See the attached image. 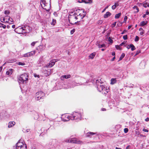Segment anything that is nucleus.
<instances>
[{
  "instance_id": "13d9d810",
  "label": "nucleus",
  "mask_w": 149,
  "mask_h": 149,
  "mask_svg": "<svg viewBox=\"0 0 149 149\" xmlns=\"http://www.w3.org/2000/svg\"><path fill=\"white\" fill-rule=\"evenodd\" d=\"M116 22H115L112 24V25H113L112 27H114L115 26L116 24Z\"/></svg>"
},
{
  "instance_id": "a878e982",
  "label": "nucleus",
  "mask_w": 149,
  "mask_h": 149,
  "mask_svg": "<svg viewBox=\"0 0 149 149\" xmlns=\"http://www.w3.org/2000/svg\"><path fill=\"white\" fill-rule=\"evenodd\" d=\"M95 54H96V53L95 52L91 54L90 55V56H89V57L90 58L92 59L95 56Z\"/></svg>"
},
{
  "instance_id": "4c0bfd02",
  "label": "nucleus",
  "mask_w": 149,
  "mask_h": 149,
  "mask_svg": "<svg viewBox=\"0 0 149 149\" xmlns=\"http://www.w3.org/2000/svg\"><path fill=\"white\" fill-rule=\"evenodd\" d=\"M34 118L35 119L37 120L38 118V115L37 114L34 115Z\"/></svg>"
},
{
  "instance_id": "b1692460",
  "label": "nucleus",
  "mask_w": 149,
  "mask_h": 149,
  "mask_svg": "<svg viewBox=\"0 0 149 149\" xmlns=\"http://www.w3.org/2000/svg\"><path fill=\"white\" fill-rule=\"evenodd\" d=\"M5 22L8 23L9 22V19L10 18V17L8 16H6L4 17Z\"/></svg>"
},
{
  "instance_id": "dca6fc26",
  "label": "nucleus",
  "mask_w": 149,
  "mask_h": 149,
  "mask_svg": "<svg viewBox=\"0 0 149 149\" xmlns=\"http://www.w3.org/2000/svg\"><path fill=\"white\" fill-rule=\"evenodd\" d=\"M70 74L68 75H63L61 77V80H63L64 78L68 79L70 78Z\"/></svg>"
},
{
  "instance_id": "423d86ee",
  "label": "nucleus",
  "mask_w": 149,
  "mask_h": 149,
  "mask_svg": "<svg viewBox=\"0 0 149 149\" xmlns=\"http://www.w3.org/2000/svg\"><path fill=\"white\" fill-rule=\"evenodd\" d=\"M15 147H14L13 149H26L27 146L25 144L20 142L19 141L16 145Z\"/></svg>"
},
{
  "instance_id": "6e6552de",
  "label": "nucleus",
  "mask_w": 149,
  "mask_h": 149,
  "mask_svg": "<svg viewBox=\"0 0 149 149\" xmlns=\"http://www.w3.org/2000/svg\"><path fill=\"white\" fill-rule=\"evenodd\" d=\"M45 96V93L42 91H39L36 93V99L37 100L43 99Z\"/></svg>"
},
{
  "instance_id": "e2e57ef3",
  "label": "nucleus",
  "mask_w": 149,
  "mask_h": 149,
  "mask_svg": "<svg viewBox=\"0 0 149 149\" xmlns=\"http://www.w3.org/2000/svg\"><path fill=\"white\" fill-rule=\"evenodd\" d=\"M145 120L146 121H149V118H146L145 119Z\"/></svg>"
},
{
  "instance_id": "3c124183",
  "label": "nucleus",
  "mask_w": 149,
  "mask_h": 149,
  "mask_svg": "<svg viewBox=\"0 0 149 149\" xmlns=\"http://www.w3.org/2000/svg\"><path fill=\"white\" fill-rule=\"evenodd\" d=\"M128 131V130L127 128H125L124 129V132L125 133H127Z\"/></svg>"
},
{
  "instance_id": "49530a36",
  "label": "nucleus",
  "mask_w": 149,
  "mask_h": 149,
  "mask_svg": "<svg viewBox=\"0 0 149 149\" xmlns=\"http://www.w3.org/2000/svg\"><path fill=\"white\" fill-rule=\"evenodd\" d=\"M135 132L136 134L139 135L140 134V132L137 130H135Z\"/></svg>"
},
{
  "instance_id": "37998d69",
  "label": "nucleus",
  "mask_w": 149,
  "mask_h": 149,
  "mask_svg": "<svg viewBox=\"0 0 149 149\" xmlns=\"http://www.w3.org/2000/svg\"><path fill=\"white\" fill-rule=\"evenodd\" d=\"M123 38L124 40H127V35H126L124 36L123 37Z\"/></svg>"
},
{
  "instance_id": "c85d7f7f",
  "label": "nucleus",
  "mask_w": 149,
  "mask_h": 149,
  "mask_svg": "<svg viewBox=\"0 0 149 149\" xmlns=\"http://www.w3.org/2000/svg\"><path fill=\"white\" fill-rule=\"evenodd\" d=\"M102 82H101V79L99 80H97L96 81V84L97 86L102 84Z\"/></svg>"
},
{
  "instance_id": "5701e85b",
  "label": "nucleus",
  "mask_w": 149,
  "mask_h": 149,
  "mask_svg": "<svg viewBox=\"0 0 149 149\" xmlns=\"http://www.w3.org/2000/svg\"><path fill=\"white\" fill-rule=\"evenodd\" d=\"M133 8L136 10L134 11V13H137L139 11V9L138 6H134Z\"/></svg>"
},
{
  "instance_id": "79ce46f5",
  "label": "nucleus",
  "mask_w": 149,
  "mask_h": 149,
  "mask_svg": "<svg viewBox=\"0 0 149 149\" xmlns=\"http://www.w3.org/2000/svg\"><path fill=\"white\" fill-rule=\"evenodd\" d=\"M10 13V12L8 10H6L4 11V14L5 15H8Z\"/></svg>"
},
{
  "instance_id": "2eb2a0df",
  "label": "nucleus",
  "mask_w": 149,
  "mask_h": 149,
  "mask_svg": "<svg viewBox=\"0 0 149 149\" xmlns=\"http://www.w3.org/2000/svg\"><path fill=\"white\" fill-rule=\"evenodd\" d=\"M56 61H56V59L52 60L49 62L48 65H54Z\"/></svg>"
},
{
  "instance_id": "9b49d317",
  "label": "nucleus",
  "mask_w": 149,
  "mask_h": 149,
  "mask_svg": "<svg viewBox=\"0 0 149 149\" xmlns=\"http://www.w3.org/2000/svg\"><path fill=\"white\" fill-rule=\"evenodd\" d=\"M71 117H72L71 116H70L68 114H66L63 116V118L64 121H67L71 119Z\"/></svg>"
},
{
  "instance_id": "bb28decb",
  "label": "nucleus",
  "mask_w": 149,
  "mask_h": 149,
  "mask_svg": "<svg viewBox=\"0 0 149 149\" xmlns=\"http://www.w3.org/2000/svg\"><path fill=\"white\" fill-rule=\"evenodd\" d=\"M143 6L145 8L149 7V3H148L146 2H144L143 3Z\"/></svg>"
},
{
  "instance_id": "20e7f679",
  "label": "nucleus",
  "mask_w": 149,
  "mask_h": 149,
  "mask_svg": "<svg viewBox=\"0 0 149 149\" xmlns=\"http://www.w3.org/2000/svg\"><path fill=\"white\" fill-rule=\"evenodd\" d=\"M41 5L43 8L47 10L50 7V0H41Z\"/></svg>"
},
{
  "instance_id": "6ab92c4d",
  "label": "nucleus",
  "mask_w": 149,
  "mask_h": 149,
  "mask_svg": "<svg viewBox=\"0 0 149 149\" xmlns=\"http://www.w3.org/2000/svg\"><path fill=\"white\" fill-rule=\"evenodd\" d=\"M111 15V13L109 12H107L104 15V17L107 18L110 16Z\"/></svg>"
},
{
  "instance_id": "58836bf2",
  "label": "nucleus",
  "mask_w": 149,
  "mask_h": 149,
  "mask_svg": "<svg viewBox=\"0 0 149 149\" xmlns=\"http://www.w3.org/2000/svg\"><path fill=\"white\" fill-rule=\"evenodd\" d=\"M120 45H116V48L117 49H119L120 50L121 49V48L120 47Z\"/></svg>"
},
{
  "instance_id": "864d4df0",
  "label": "nucleus",
  "mask_w": 149,
  "mask_h": 149,
  "mask_svg": "<svg viewBox=\"0 0 149 149\" xmlns=\"http://www.w3.org/2000/svg\"><path fill=\"white\" fill-rule=\"evenodd\" d=\"M75 30L74 29H73L72 30H71L70 31V33L71 34H73V33L75 32Z\"/></svg>"
},
{
  "instance_id": "f704fd0d",
  "label": "nucleus",
  "mask_w": 149,
  "mask_h": 149,
  "mask_svg": "<svg viewBox=\"0 0 149 149\" xmlns=\"http://www.w3.org/2000/svg\"><path fill=\"white\" fill-rule=\"evenodd\" d=\"M13 19L10 17V18H9V22L8 23H10V24H13Z\"/></svg>"
},
{
  "instance_id": "0e129e2a",
  "label": "nucleus",
  "mask_w": 149,
  "mask_h": 149,
  "mask_svg": "<svg viewBox=\"0 0 149 149\" xmlns=\"http://www.w3.org/2000/svg\"><path fill=\"white\" fill-rule=\"evenodd\" d=\"M31 149H36V146H33L31 147Z\"/></svg>"
},
{
  "instance_id": "09e8293b",
  "label": "nucleus",
  "mask_w": 149,
  "mask_h": 149,
  "mask_svg": "<svg viewBox=\"0 0 149 149\" xmlns=\"http://www.w3.org/2000/svg\"><path fill=\"white\" fill-rule=\"evenodd\" d=\"M19 65H25V64L24 63H22L21 62H19L18 63Z\"/></svg>"
},
{
  "instance_id": "1a4fd4ad",
  "label": "nucleus",
  "mask_w": 149,
  "mask_h": 149,
  "mask_svg": "<svg viewBox=\"0 0 149 149\" xmlns=\"http://www.w3.org/2000/svg\"><path fill=\"white\" fill-rule=\"evenodd\" d=\"M68 142L79 144H81L83 143V142L75 138H72L69 139L68 141Z\"/></svg>"
},
{
  "instance_id": "7c9ffc66",
  "label": "nucleus",
  "mask_w": 149,
  "mask_h": 149,
  "mask_svg": "<svg viewBox=\"0 0 149 149\" xmlns=\"http://www.w3.org/2000/svg\"><path fill=\"white\" fill-rule=\"evenodd\" d=\"M121 15V13H118V14H116L115 15V18L116 19H118L119 18L120 16Z\"/></svg>"
},
{
  "instance_id": "6e6d98bb",
  "label": "nucleus",
  "mask_w": 149,
  "mask_h": 149,
  "mask_svg": "<svg viewBox=\"0 0 149 149\" xmlns=\"http://www.w3.org/2000/svg\"><path fill=\"white\" fill-rule=\"evenodd\" d=\"M143 131L144 132H148V130L146 129H143Z\"/></svg>"
},
{
  "instance_id": "a18cd8bd",
  "label": "nucleus",
  "mask_w": 149,
  "mask_h": 149,
  "mask_svg": "<svg viewBox=\"0 0 149 149\" xmlns=\"http://www.w3.org/2000/svg\"><path fill=\"white\" fill-rule=\"evenodd\" d=\"M141 52V50H139L137 51L136 52V53L135 55V56H136L139 53H140Z\"/></svg>"
},
{
  "instance_id": "603ef678",
  "label": "nucleus",
  "mask_w": 149,
  "mask_h": 149,
  "mask_svg": "<svg viewBox=\"0 0 149 149\" xmlns=\"http://www.w3.org/2000/svg\"><path fill=\"white\" fill-rule=\"evenodd\" d=\"M132 44L128 45L127 46V48L128 49H129L132 46Z\"/></svg>"
},
{
  "instance_id": "a19ab883",
  "label": "nucleus",
  "mask_w": 149,
  "mask_h": 149,
  "mask_svg": "<svg viewBox=\"0 0 149 149\" xmlns=\"http://www.w3.org/2000/svg\"><path fill=\"white\" fill-rule=\"evenodd\" d=\"M139 37L138 36H136L135 38L134 41L136 42H137L139 41Z\"/></svg>"
},
{
  "instance_id": "4be33fe9",
  "label": "nucleus",
  "mask_w": 149,
  "mask_h": 149,
  "mask_svg": "<svg viewBox=\"0 0 149 149\" xmlns=\"http://www.w3.org/2000/svg\"><path fill=\"white\" fill-rule=\"evenodd\" d=\"M111 82L110 84H113L116 82V78H112L111 80Z\"/></svg>"
},
{
  "instance_id": "774afa93",
  "label": "nucleus",
  "mask_w": 149,
  "mask_h": 149,
  "mask_svg": "<svg viewBox=\"0 0 149 149\" xmlns=\"http://www.w3.org/2000/svg\"><path fill=\"white\" fill-rule=\"evenodd\" d=\"M132 27L131 25H130L128 27V29H130Z\"/></svg>"
},
{
  "instance_id": "e433bc0d",
  "label": "nucleus",
  "mask_w": 149,
  "mask_h": 149,
  "mask_svg": "<svg viewBox=\"0 0 149 149\" xmlns=\"http://www.w3.org/2000/svg\"><path fill=\"white\" fill-rule=\"evenodd\" d=\"M131 50L132 51H133L136 49V48L132 44V46L131 47Z\"/></svg>"
},
{
  "instance_id": "f3484780",
  "label": "nucleus",
  "mask_w": 149,
  "mask_h": 149,
  "mask_svg": "<svg viewBox=\"0 0 149 149\" xmlns=\"http://www.w3.org/2000/svg\"><path fill=\"white\" fill-rule=\"evenodd\" d=\"M96 134V133H95L91 132H89L86 134V136L87 137H89L91 136V135L95 134Z\"/></svg>"
},
{
  "instance_id": "680f3d73",
  "label": "nucleus",
  "mask_w": 149,
  "mask_h": 149,
  "mask_svg": "<svg viewBox=\"0 0 149 149\" xmlns=\"http://www.w3.org/2000/svg\"><path fill=\"white\" fill-rule=\"evenodd\" d=\"M115 5L116 7L119 6V4L118 2L116 3H115Z\"/></svg>"
},
{
  "instance_id": "f257e3e1",
  "label": "nucleus",
  "mask_w": 149,
  "mask_h": 149,
  "mask_svg": "<svg viewBox=\"0 0 149 149\" xmlns=\"http://www.w3.org/2000/svg\"><path fill=\"white\" fill-rule=\"evenodd\" d=\"M74 13L72 15H70L68 16V19L69 23L71 24H74L76 23L79 22L76 16Z\"/></svg>"
},
{
  "instance_id": "9d476101",
  "label": "nucleus",
  "mask_w": 149,
  "mask_h": 149,
  "mask_svg": "<svg viewBox=\"0 0 149 149\" xmlns=\"http://www.w3.org/2000/svg\"><path fill=\"white\" fill-rule=\"evenodd\" d=\"M35 51H33L27 53L24 55L23 57H28L33 56L35 55L36 53Z\"/></svg>"
},
{
  "instance_id": "c9c22d12",
  "label": "nucleus",
  "mask_w": 149,
  "mask_h": 149,
  "mask_svg": "<svg viewBox=\"0 0 149 149\" xmlns=\"http://www.w3.org/2000/svg\"><path fill=\"white\" fill-rule=\"evenodd\" d=\"M0 21L1 22L3 23L5 22V20L4 17H2L1 18Z\"/></svg>"
},
{
  "instance_id": "7ed1b4c3",
  "label": "nucleus",
  "mask_w": 149,
  "mask_h": 149,
  "mask_svg": "<svg viewBox=\"0 0 149 149\" xmlns=\"http://www.w3.org/2000/svg\"><path fill=\"white\" fill-rule=\"evenodd\" d=\"M74 13L79 20L83 19L85 16V13L82 10H77Z\"/></svg>"
},
{
  "instance_id": "39448f33",
  "label": "nucleus",
  "mask_w": 149,
  "mask_h": 149,
  "mask_svg": "<svg viewBox=\"0 0 149 149\" xmlns=\"http://www.w3.org/2000/svg\"><path fill=\"white\" fill-rule=\"evenodd\" d=\"M29 27V26L26 27L24 26L21 27H18L15 28V31L16 32L19 34L27 33L28 31L27 30V29H28Z\"/></svg>"
},
{
  "instance_id": "cd10ccee",
  "label": "nucleus",
  "mask_w": 149,
  "mask_h": 149,
  "mask_svg": "<svg viewBox=\"0 0 149 149\" xmlns=\"http://www.w3.org/2000/svg\"><path fill=\"white\" fill-rule=\"evenodd\" d=\"M139 30V31H141L140 32V34L141 35H143V34L144 33V31L142 28H140Z\"/></svg>"
},
{
  "instance_id": "052dcab7",
  "label": "nucleus",
  "mask_w": 149,
  "mask_h": 149,
  "mask_svg": "<svg viewBox=\"0 0 149 149\" xmlns=\"http://www.w3.org/2000/svg\"><path fill=\"white\" fill-rule=\"evenodd\" d=\"M130 145L128 146L126 148V149H130Z\"/></svg>"
},
{
  "instance_id": "393cba45",
  "label": "nucleus",
  "mask_w": 149,
  "mask_h": 149,
  "mask_svg": "<svg viewBox=\"0 0 149 149\" xmlns=\"http://www.w3.org/2000/svg\"><path fill=\"white\" fill-rule=\"evenodd\" d=\"M13 72V70L12 69H10L9 70L6 72V74L8 75H10Z\"/></svg>"
},
{
  "instance_id": "a211bd4d",
  "label": "nucleus",
  "mask_w": 149,
  "mask_h": 149,
  "mask_svg": "<svg viewBox=\"0 0 149 149\" xmlns=\"http://www.w3.org/2000/svg\"><path fill=\"white\" fill-rule=\"evenodd\" d=\"M46 66L44 67V69L45 70H44V72L45 73V72H46V71L47 72L48 71V73H47V75H49V70L48 69L46 70V68H48V66Z\"/></svg>"
},
{
  "instance_id": "0eeeda50",
  "label": "nucleus",
  "mask_w": 149,
  "mask_h": 149,
  "mask_svg": "<svg viewBox=\"0 0 149 149\" xmlns=\"http://www.w3.org/2000/svg\"><path fill=\"white\" fill-rule=\"evenodd\" d=\"M72 117H71L70 119L72 120H77L79 119V120L81 118V114L76 112H73L71 115Z\"/></svg>"
},
{
  "instance_id": "4d7b16f0",
  "label": "nucleus",
  "mask_w": 149,
  "mask_h": 149,
  "mask_svg": "<svg viewBox=\"0 0 149 149\" xmlns=\"http://www.w3.org/2000/svg\"><path fill=\"white\" fill-rule=\"evenodd\" d=\"M116 6L114 5H113L112 7V9L113 10H114L116 8Z\"/></svg>"
},
{
  "instance_id": "ea45409f",
  "label": "nucleus",
  "mask_w": 149,
  "mask_h": 149,
  "mask_svg": "<svg viewBox=\"0 0 149 149\" xmlns=\"http://www.w3.org/2000/svg\"><path fill=\"white\" fill-rule=\"evenodd\" d=\"M103 21L102 20H99L97 22V24L99 25H100V24H101L102 23H103Z\"/></svg>"
},
{
  "instance_id": "5fc2aeb1",
  "label": "nucleus",
  "mask_w": 149,
  "mask_h": 149,
  "mask_svg": "<svg viewBox=\"0 0 149 149\" xmlns=\"http://www.w3.org/2000/svg\"><path fill=\"white\" fill-rule=\"evenodd\" d=\"M127 19V16H125L124 18V20L125 21H126Z\"/></svg>"
},
{
  "instance_id": "bf43d9fd",
  "label": "nucleus",
  "mask_w": 149,
  "mask_h": 149,
  "mask_svg": "<svg viewBox=\"0 0 149 149\" xmlns=\"http://www.w3.org/2000/svg\"><path fill=\"white\" fill-rule=\"evenodd\" d=\"M127 31L125 30H124V31L121 33V34H124L125 32H126Z\"/></svg>"
},
{
  "instance_id": "2f4dec72",
  "label": "nucleus",
  "mask_w": 149,
  "mask_h": 149,
  "mask_svg": "<svg viewBox=\"0 0 149 149\" xmlns=\"http://www.w3.org/2000/svg\"><path fill=\"white\" fill-rule=\"evenodd\" d=\"M125 54L124 53H122L119 58V61L121 60L125 56Z\"/></svg>"
},
{
  "instance_id": "412c9836",
  "label": "nucleus",
  "mask_w": 149,
  "mask_h": 149,
  "mask_svg": "<svg viewBox=\"0 0 149 149\" xmlns=\"http://www.w3.org/2000/svg\"><path fill=\"white\" fill-rule=\"evenodd\" d=\"M96 45H97L98 46V48H99L103 47H106V45L105 44H103L102 45H101L98 42H97Z\"/></svg>"
},
{
  "instance_id": "ddd939ff",
  "label": "nucleus",
  "mask_w": 149,
  "mask_h": 149,
  "mask_svg": "<svg viewBox=\"0 0 149 149\" xmlns=\"http://www.w3.org/2000/svg\"><path fill=\"white\" fill-rule=\"evenodd\" d=\"M78 2L80 3H92V0H78Z\"/></svg>"
},
{
  "instance_id": "72a5a7b5",
  "label": "nucleus",
  "mask_w": 149,
  "mask_h": 149,
  "mask_svg": "<svg viewBox=\"0 0 149 149\" xmlns=\"http://www.w3.org/2000/svg\"><path fill=\"white\" fill-rule=\"evenodd\" d=\"M0 27H2L3 29H5L6 28V25L0 22Z\"/></svg>"
},
{
  "instance_id": "473e14b6",
  "label": "nucleus",
  "mask_w": 149,
  "mask_h": 149,
  "mask_svg": "<svg viewBox=\"0 0 149 149\" xmlns=\"http://www.w3.org/2000/svg\"><path fill=\"white\" fill-rule=\"evenodd\" d=\"M56 23V20L55 19H53L52 22L51 23V24L54 25Z\"/></svg>"
},
{
  "instance_id": "4468645a",
  "label": "nucleus",
  "mask_w": 149,
  "mask_h": 149,
  "mask_svg": "<svg viewBox=\"0 0 149 149\" xmlns=\"http://www.w3.org/2000/svg\"><path fill=\"white\" fill-rule=\"evenodd\" d=\"M15 124V123L14 121L10 122L8 123V127L9 128L13 126Z\"/></svg>"
},
{
  "instance_id": "de8ad7c7",
  "label": "nucleus",
  "mask_w": 149,
  "mask_h": 149,
  "mask_svg": "<svg viewBox=\"0 0 149 149\" xmlns=\"http://www.w3.org/2000/svg\"><path fill=\"white\" fill-rule=\"evenodd\" d=\"M108 41L111 43L113 42V40L111 39L110 37H109L108 38Z\"/></svg>"
},
{
  "instance_id": "aec40b11",
  "label": "nucleus",
  "mask_w": 149,
  "mask_h": 149,
  "mask_svg": "<svg viewBox=\"0 0 149 149\" xmlns=\"http://www.w3.org/2000/svg\"><path fill=\"white\" fill-rule=\"evenodd\" d=\"M147 23V21L145 22L144 21H143L140 23V26H143L145 25H146Z\"/></svg>"
},
{
  "instance_id": "f8f14e48",
  "label": "nucleus",
  "mask_w": 149,
  "mask_h": 149,
  "mask_svg": "<svg viewBox=\"0 0 149 149\" xmlns=\"http://www.w3.org/2000/svg\"><path fill=\"white\" fill-rule=\"evenodd\" d=\"M97 88L98 91L100 92H101L102 91H104L105 90L104 86L101 84L97 86Z\"/></svg>"
},
{
  "instance_id": "f03ea898",
  "label": "nucleus",
  "mask_w": 149,
  "mask_h": 149,
  "mask_svg": "<svg viewBox=\"0 0 149 149\" xmlns=\"http://www.w3.org/2000/svg\"><path fill=\"white\" fill-rule=\"evenodd\" d=\"M28 75L26 73L22 74L20 76L18 79V81L20 84L26 83L28 78Z\"/></svg>"
},
{
  "instance_id": "c756f323",
  "label": "nucleus",
  "mask_w": 149,
  "mask_h": 149,
  "mask_svg": "<svg viewBox=\"0 0 149 149\" xmlns=\"http://www.w3.org/2000/svg\"><path fill=\"white\" fill-rule=\"evenodd\" d=\"M16 60L15 59H13L8 60L7 61V62L8 63H13V62H16Z\"/></svg>"
},
{
  "instance_id": "c03bdc74",
  "label": "nucleus",
  "mask_w": 149,
  "mask_h": 149,
  "mask_svg": "<svg viewBox=\"0 0 149 149\" xmlns=\"http://www.w3.org/2000/svg\"><path fill=\"white\" fill-rule=\"evenodd\" d=\"M37 42L36 41V42H32L31 43V45L32 46H34L35 45L36 43Z\"/></svg>"
},
{
  "instance_id": "338daca9",
  "label": "nucleus",
  "mask_w": 149,
  "mask_h": 149,
  "mask_svg": "<svg viewBox=\"0 0 149 149\" xmlns=\"http://www.w3.org/2000/svg\"><path fill=\"white\" fill-rule=\"evenodd\" d=\"M125 43L124 42H123L120 45L121 46L123 45H124Z\"/></svg>"
},
{
  "instance_id": "69168bd1",
  "label": "nucleus",
  "mask_w": 149,
  "mask_h": 149,
  "mask_svg": "<svg viewBox=\"0 0 149 149\" xmlns=\"http://www.w3.org/2000/svg\"><path fill=\"white\" fill-rule=\"evenodd\" d=\"M112 55L113 56H115V53L114 52H113L112 53Z\"/></svg>"
},
{
  "instance_id": "8fccbe9b",
  "label": "nucleus",
  "mask_w": 149,
  "mask_h": 149,
  "mask_svg": "<svg viewBox=\"0 0 149 149\" xmlns=\"http://www.w3.org/2000/svg\"><path fill=\"white\" fill-rule=\"evenodd\" d=\"M34 77H37L38 78H39L40 77V76L39 75H38V74H34Z\"/></svg>"
}]
</instances>
